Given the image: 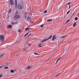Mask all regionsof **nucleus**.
<instances>
[{"label": "nucleus", "instance_id": "obj_1", "mask_svg": "<svg viewBox=\"0 0 79 79\" xmlns=\"http://www.w3.org/2000/svg\"><path fill=\"white\" fill-rule=\"evenodd\" d=\"M52 35L50 36L48 38L43 40L42 41H41V43L44 42H45V41H47V40H48L49 39H52Z\"/></svg>", "mask_w": 79, "mask_h": 79}, {"label": "nucleus", "instance_id": "obj_2", "mask_svg": "<svg viewBox=\"0 0 79 79\" xmlns=\"http://www.w3.org/2000/svg\"><path fill=\"white\" fill-rule=\"evenodd\" d=\"M0 40L2 41H4L5 40V38L3 35H0Z\"/></svg>", "mask_w": 79, "mask_h": 79}, {"label": "nucleus", "instance_id": "obj_3", "mask_svg": "<svg viewBox=\"0 0 79 79\" xmlns=\"http://www.w3.org/2000/svg\"><path fill=\"white\" fill-rule=\"evenodd\" d=\"M31 30H28V32L27 34H29V35L27 36V37H29L31 35Z\"/></svg>", "mask_w": 79, "mask_h": 79}, {"label": "nucleus", "instance_id": "obj_4", "mask_svg": "<svg viewBox=\"0 0 79 79\" xmlns=\"http://www.w3.org/2000/svg\"><path fill=\"white\" fill-rule=\"evenodd\" d=\"M13 28V27L11 25H9L7 26V29H11Z\"/></svg>", "mask_w": 79, "mask_h": 79}, {"label": "nucleus", "instance_id": "obj_5", "mask_svg": "<svg viewBox=\"0 0 79 79\" xmlns=\"http://www.w3.org/2000/svg\"><path fill=\"white\" fill-rule=\"evenodd\" d=\"M20 16L19 15H16L15 17V19H19V18H20Z\"/></svg>", "mask_w": 79, "mask_h": 79}, {"label": "nucleus", "instance_id": "obj_6", "mask_svg": "<svg viewBox=\"0 0 79 79\" xmlns=\"http://www.w3.org/2000/svg\"><path fill=\"white\" fill-rule=\"evenodd\" d=\"M18 8L19 9H23V5H19L18 6Z\"/></svg>", "mask_w": 79, "mask_h": 79}, {"label": "nucleus", "instance_id": "obj_7", "mask_svg": "<svg viewBox=\"0 0 79 79\" xmlns=\"http://www.w3.org/2000/svg\"><path fill=\"white\" fill-rule=\"evenodd\" d=\"M10 4L11 5H14L15 3L13 2V1L12 0H10Z\"/></svg>", "mask_w": 79, "mask_h": 79}, {"label": "nucleus", "instance_id": "obj_8", "mask_svg": "<svg viewBox=\"0 0 79 79\" xmlns=\"http://www.w3.org/2000/svg\"><path fill=\"white\" fill-rule=\"evenodd\" d=\"M18 23V22H12L11 24L12 25H14V24H16Z\"/></svg>", "mask_w": 79, "mask_h": 79}, {"label": "nucleus", "instance_id": "obj_9", "mask_svg": "<svg viewBox=\"0 0 79 79\" xmlns=\"http://www.w3.org/2000/svg\"><path fill=\"white\" fill-rule=\"evenodd\" d=\"M41 43H40L38 44V48H40L41 47H42V46H41Z\"/></svg>", "mask_w": 79, "mask_h": 79}, {"label": "nucleus", "instance_id": "obj_10", "mask_svg": "<svg viewBox=\"0 0 79 79\" xmlns=\"http://www.w3.org/2000/svg\"><path fill=\"white\" fill-rule=\"evenodd\" d=\"M68 50V49H67V48H66V47L65 48V49L64 50V53H67V51Z\"/></svg>", "mask_w": 79, "mask_h": 79}, {"label": "nucleus", "instance_id": "obj_11", "mask_svg": "<svg viewBox=\"0 0 79 79\" xmlns=\"http://www.w3.org/2000/svg\"><path fill=\"white\" fill-rule=\"evenodd\" d=\"M56 38L55 37V36H53L52 37V40H53L54 39H56Z\"/></svg>", "mask_w": 79, "mask_h": 79}, {"label": "nucleus", "instance_id": "obj_12", "mask_svg": "<svg viewBox=\"0 0 79 79\" xmlns=\"http://www.w3.org/2000/svg\"><path fill=\"white\" fill-rule=\"evenodd\" d=\"M27 69H30V68H31V66H27L26 67Z\"/></svg>", "mask_w": 79, "mask_h": 79}, {"label": "nucleus", "instance_id": "obj_13", "mask_svg": "<svg viewBox=\"0 0 79 79\" xmlns=\"http://www.w3.org/2000/svg\"><path fill=\"white\" fill-rule=\"evenodd\" d=\"M3 56V54H1L0 56V59H1Z\"/></svg>", "mask_w": 79, "mask_h": 79}, {"label": "nucleus", "instance_id": "obj_14", "mask_svg": "<svg viewBox=\"0 0 79 79\" xmlns=\"http://www.w3.org/2000/svg\"><path fill=\"white\" fill-rule=\"evenodd\" d=\"M50 21H53V20H52V19H48V20L47 22H49Z\"/></svg>", "mask_w": 79, "mask_h": 79}, {"label": "nucleus", "instance_id": "obj_15", "mask_svg": "<svg viewBox=\"0 0 79 79\" xmlns=\"http://www.w3.org/2000/svg\"><path fill=\"white\" fill-rule=\"evenodd\" d=\"M77 24H76V22L73 25V27H74L75 26H76Z\"/></svg>", "mask_w": 79, "mask_h": 79}, {"label": "nucleus", "instance_id": "obj_16", "mask_svg": "<svg viewBox=\"0 0 79 79\" xmlns=\"http://www.w3.org/2000/svg\"><path fill=\"white\" fill-rule=\"evenodd\" d=\"M60 59H61V57L60 58H59V59H58V60H57V61H56V64H56L57 63H58V61H59V60H60Z\"/></svg>", "mask_w": 79, "mask_h": 79}, {"label": "nucleus", "instance_id": "obj_17", "mask_svg": "<svg viewBox=\"0 0 79 79\" xmlns=\"http://www.w3.org/2000/svg\"><path fill=\"white\" fill-rule=\"evenodd\" d=\"M27 21H29L30 20V17H28L27 19Z\"/></svg>", "mask_w": 79, "mask_h": 79}, {"label": "nucleus", "instance_id": "obj_18", "mask_svg": "<svg viewBox=\"0 0 79 79\" xmlns=\"http://www.w3.org/2000/svg\"><path fill=\"white\" fill-rule=\"evenodd\" d=\"M44 24L41 25H40L41 27V28L43 27H44Z\"/></svg>", "mask_w": 79, "mask_h": 79}, {"label": "nucleus", "instance_id": "obj_19", "mask_svg": "<svg viewBox=\"0 0 79 79\" xmlns=\"http://www.w3.org/2000/svg\"><path fill=\"white\" fill-rule=\"evenodd\" d=\"M18 11H16L15 13V15H18Z\"/></svg>", "mask_w": 79, "mask_h": 79}, {"label": "nucleus", "instance_id": "obj_20", "mask_svg": "<svg viewBox=\"0 0 79 79\" xmlns=\"http://www.w3.org/2000/svg\"><path fill=\"white\" fill-rule=\"evenodd\" d=\"M17 3H15V8L17 7Z\"/></svg>", "mask_w": 79, "mask_h": 79}, {"label": "nucleus", "instance_id": "obj_21", "mask_svg": "<svg viewBox=\"0 0 79 79\" xmlns=\"http://www.w3.org/2000/svg\"><path fill=\"white\" fill-rule=\"evenodd\" d=\"M70 4H71V2H69L67 4H66V5H70Z\"/></svg>", "mask_w": 79, "mask_h": 79}, {"label": "nucleus", "instance_id": "obj_22", "mask_svg": "<svg viewBox=\"0 0 79 79\" xmlns=\"http://www.w3.org/2000/svg\"><path fill=\"white\" fill-rule=\"evenodd\" d=\"M77 19H78V18L77 17H76L75 18V20L77 21Z\"/></svg>", "mask_w": 79, "mask_h": 79}, {"label": "nucleus", "instance_id": "obj_23", "mask_svg": "<svg viewBox=\"0 0 79 79\" xmlns=\"http://www.w3.org/2000/svg\"><path fill=\"white\" fill-rule=\"evenodd\" d=\"M61 39L60 38V42H59L60 43H61V42H63V41H61Z\"/></svg>", "mask_w": 79, "mask_h": 79}, {"label": "nucleus", "instance_id": "obj_24", "mask_svg": "<svg viewBox=\"0 0 79 79\" xmlns=\"http://www.w3.org/2000/svg\"><path fill=\"white\" fill-rule=\"evenodd\" d=\"M69 12H70V10H69V11L66 13V14H67V15H68V14H69Z\"/></svg>", "mask_w": 79, "mask_h": 79}, {"label": "nucleus", "instance_id": "obj_25", "mask_svg": "<svg viewBox=\"0 0 79 79\" xmlns=\"http://www.w3.org/2000/svg\"><path fill=\"white\" fill-rule=\"evenodd\" d=\"M15 71H14V70H11V71H10V72H11V73H14V72Z\"/></svg>", "mask_w": 79, "mask_h": 79}, {"label": "nucleus", "instance_id": "obj_26", "mask_svg": "<svg viewBox=\"0 0 79 79\" xmlns=\"http://www.w3.org/2000/svg\"><path fill=\"white\" fill-rule=\"evenodd\" d=\"M70 21V20H69V19H68L66 22V23H68V22H69V21Z\"/></svg>", "mask_w": 79, "mask_h": 79}, {"label": "nucleus", "instance_id": "obj_27", "mask_svg": "<svg viewBox=\"0 0 79 79\" xmlns=\"http://www.w3.org/2000/svg\"><path fill=\"white\" fill-rule=\"evenodd\" d=\"M11 10L10 9V10H9V13H10V12H11Z\"/></svg>", "mask_w": 79, "mask_h": 79}, {"label": "nucleus", "instance_id": "obj_28", "mask_svg": "<svg viewBox=\"0 0 79 79\" xmlns=\"http://www.w3.org/2000/svg\"><path fill=\"white\" fill-rule=\"evenodd\" d=\"M27 16H26V15H25V19H26V18H27Z\"/></svg>", "mask_w": 79, "mask_h": 79}, {"label": "nucleus", "instance_id": "obj_29", "mask_svg": "<svg viewBox=\"0 0 79 79\" xmlns=\"http://www.w3.org/2000/svg\"><path fill=\"white\" fill-rule=\"evenodd\" d=\"M27 13H28V12H26L25 13V16H26V15H27Z\"/></svg>", "mask_w": 79, "mask_h": 79}, {"label": "nucleus", "instance_id": "obj_30", "mask_svg": "<svg viewBox=\"0 0 79 79\" xmlns=\"http://www.w3.org/2000/svg\"><path fill=\"white\" fill-rule=\"evenodd\" d=\"M25 31H27L28 30V28H27H27H25Z\"/></svg>", "mask_w": 79, "mask_h": 79}, {"label": "nucleus", "instance_id": "obj_31", "mask_svg": "<svg viewBox=\"0 0 79 79\" xmlns=\"http://www.w3.org/2000/svg\"><path fill=\"white\" fill-rule=\"evenodd\" d=\"M34 55H40V54H37V53H34Z\"/></svg>", "mask_w": 79, "mask_h": 79}, {"label": "nucleus", "instance_id": "obj_32", "mask_svg": "<svg viewBox=\"0 0 79 79\" xmlns=\"http://www.w3.org/2000/svg\"><path fill=\"white\" fill-rule=\"evenodd\" d=\"M47 10H45V11H44V13H47Z\"/></svg>", "mask_w": 79, "mask_h": 79}, {"label": "nucleus", "instance_id": "obj_33", "mask_svg": "<svg viewBox=\"0 0 79 79\" xmlns=\"http://www.w3.org/2000/svg\"><path fill=\"white\" fill-rule=\"evenodd\" d=\"M3 65H2V66H0V69H1V68H2L3 67Z\"/></svg>", "mask_w": 79, "mask_h": 79}, {"label": "nucleus", "instance_id": "obj_34", "mask_svg": "<svg viewBox=\"0 0 79 79\" xmlns=\"http://www.w3.org/2000/svg\"><path fill=\"white\" fill-rule=\"evenodd\" d=\"M60 74V73H59L57 75H56V76H58V75H59V74Z\"/></svg>", "mask_w": 79, "mask_h": 79}, {"label": "nucleus", "instance_id": "obj_35", "mask_svg": "<svg viewBox=\"0 0 79 79\" xmlns=\"http://www.w3.org/2000/svg\"><path fill=\"white\" fill-rule=\"evenodd\" d=\"M8 67H6L5 68H4V69H8Z\"/></svg>", "mask_w": 79, "mask_h": 79}, {"label": "nucleus", "instance_id": "obj_36", "mask_svg": "<svg viewBox=\"0 0 79 79\" xmlns=\"http://www.w3.org/2000/svg\"><path fill=\"white\" fill-rule=\"evenodd\" d=\"M64 37H65V36H62V37H61V38H62H62H64Z\"/></svg>", "mask_w": 79, "mask_h": 79}, {"label": "nucleus", "instance_id": "obj_37", "mask_svg": "<svg viewBox=\"0 0 79 79\" xmlns=\"http://www.w3.org/2000/svg\"><path fill=\"white\" fill-rule=\"evenodd\" d=\"M28 45L29 46H30V45H31V44H28Z\"/></svg>", "mask_w": 79, "mask_h": 79}, {"label": "nucleus", "instance_id": "obj_38", "mask_svg": "<svg viewBox=\"0 0 79 79\" xmlns=\"http://www.w3.org/2000/svg\"><path fill=\"white\" fill-rule=\"evenodd\" d=\"M15 3H17V0H15Z\"/></svg>", "mask_w": 79, "mask_h": 79}, {"label": "nucleus", "instance_id": "obj_39", "mask_svg": "<svg viewBox=\"0 0 79 79\" xmlns=\"http://www.w3.org/2000/svg\"><path fill=\"white\" fill-rule=\"evenodd\" d=\"M1 26H2V25H1V23H0V27H1Z\"/></svg>", "mask_w": 79, "mask_h": 79}, {"label": "nucleus", "instance_id": "obj_40", "mask_svg": "<svg viewBox=\"0 0 79 79\" xmlns=\"http://www.w3.org/2000/svg\"><path fill=\"white\" fill-rule=\"evenodd\" d=\"M20 31H21V30H20V29H19V30H18V32H20Z\"/></svg>", "mask_w": 79, "mask_h": 79}, {"label": "nucleus", "instance_id": "obj_41", "mask_svg": "<svg viewBox=\"0 0 79 79\" xmlns=\"http://www.w3.org/2000/svg\"><path fill=\"white\" fill-rule=\"evenodd\" d=\"M27 35V33L25 35V37H26V36Z\"/></svg>", "mask_w": 79, "mask_h": 79}, {"label": "nucleus", "instance_id": "obj_42", "mask_svg": "<svg viewBox=\"0 0 79 79\" xmlns=\"http://www.w3.org/2000/svg\"><path fill=\"white\" fill-rule=\"evenodd\" d=\"M69 8H70V6H69V9H68V10H69Z\"/></svg>", "mask_w": 79, "mask_h": 79}, {"label": "nucleus", "instance_id": "obj_43", "mask_svg": "<svg viewBox=\"0 0 79 79\" xmlns=\"http://www.w3.org/2000/svg\"><path fill=\"white\" fill-rule=\"evenodd\" d=\"M42 5H43V4H41V5H40V6H42Z\"/></svg>", "mask_w": 79, "mask_h": 79}, {"label": "nucleus", "instance_id": "obj_44", "mask_svg": "<svg viewBox=\"0 0 79 79\" xmlns=\"http://www.w3.org/2000/svg\"><path fill=\"white\" fill-rule=\"evenodd\" d=\"M14 71H15V72H16V70L15 69Z\"/></svg>", "mask_w": 79, "mask_h": 79}, {"label": "nucleus", "instance_id": "obj_45", "mask_svg": "<svg viewBox=\"0 0 79 79\" xmlns=\"http://www.w3.org/2000/svg\"><path fill=\"white\" fill-rule=\"evenodd\" d=\"M71 10H72V9H70V10H69V11H71Z\"/></svg>", "mask_w": 79, "mask_h": 79}, {"label": "nucleus", "instance_id": "obj_46", "mask_svg": "<svg viewBox=\"0 0 79 79\" xmlns=\"http://www.w3.org/2000/svg\"><path fill=\"white\" fill-rule=\"evenodd\" d=\"M2 76V75H0V78Z\"/></svg>", "mask_w": 79, "mask_h": 79}, {"label": "nucleus", "instance_id": "obj_47", "mask_svg": "<svg viewBox=\"0 0 79 79\" xmlns=\"http://www.w3.org/2000/svg\"><path fill=\"white\" fill-rule=\"evenodd\" d=\"M73 16V15L71 16V17H72Z\"/></svg>", "mask_w": 79, "mask_h": 79}, {"label": "nucleus", "instance_id": "obj_48", "mask_svg": "<svg viewBox=\"0 0 79 79\" xmlns=\"http://www.w3.org/2000/svg\"><path fill=\"white\" fill-rule=\"evenodd\" d=\"M29 28H28V30H29Z\"/></svg>", "mask_w": 79, "mask_h": 79}, {"label": "nucleus", "instance_id": "obj_49", "mask_svg": "<svg viewBox=\"0 0 79 79\" xmlns=\"http://www.w3.org/2000/svg\"><path fill=\"white\" fill-rule=\"evenodd\" d=\"M33 23V22H32V23Z\"/></svg>", "mask_w": 79, "mask_h": 79}]
</instances>
